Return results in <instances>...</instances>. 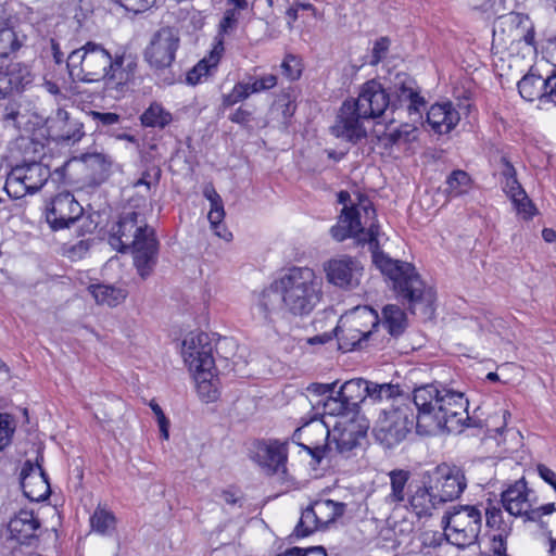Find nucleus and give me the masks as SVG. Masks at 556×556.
Instances as JSON below:
<instances>
[{
    "label": "nucleus",
    "mask_w": 556,
    "mask_h": 556,
    "mask_svg": "<svg viewBox=\"0 0 556 556\" xmlns=\"http://www.w3.org/2000/svg\"><path fill=\"white\" fill-rule=\"evenodd\" d=\"M357 203L348 205L351 202L350 193L344 190L338 193V202L344 206L338 223L330 228L331 237L338 242L348 238L367 242L375 265L392 281L397 296L408 303L413 313L419 309L424 315H431L435 299L433 290L425 286L410 263L393 260L377 251L379 227L375 224L376 211L365 195L357 194Z\"/></svg>",
    "instance_id": "obj_1"
},
{
    "label": "nucleus",
    "mask_w": 556,
    "mask_h": 556,
    "mask_svg": "<svg viewBox=\"0 0 556 556\" xmlns=\"http://www.w3.org/2000/svg\"><path fill=\"white\" fill-rule=\"evenodd\" d=\"M323 298L321 281L314 269L293 266L275 279L257 296L253 314L266 324L276 316H308Z\"/></svg>",
    "instance_id": "obj_2"
},
{
    "label": "nucleus",
    "mask_w": 556,
    "mask_h": 556,
    "mask_svg": "<svg viewBox=\"0 0 556 556\" xmlns=\"http://www.w3.org/2000/svg\"><path fill=\"white\" fill-rule=\"evenodd\" d=\"M124 58H113L108 50L96 42H87L72 51L66 60L73 79L94 83L104 79L105 94L114 100L122 99L129 90L132 79L130 64L123 67Z\"/></svg>",
    "instance_id": "obj_3"
},
{
    "label": "nucleus",
    "mask_w": 556,
    "mask_h": 556,
    "mask_svg": "<svg viewBox=\"0 0 556 556\" xmlns=\"http://www.w3.org/2000/svg\"><path fill=\"white\" fill-rule=\"evenodd\" d=\"M413 402L417 408L416 428L427 434L458 430L468 404L462 392L434 383L415 388Z\"/></svg>",
    "instance_id": "obj_4"
},
{
    "label": "nucleus",
    "mask_w": 556,
    "mask_h": 556,
    "mask_svg": "<svg viewBox=\"0 0 556 556\" xmlns=\"http://www.w3.org/2000/svg\"><path fill=\"white\" fill-rule=\"evenodd\" d=\"M110 244L119 252L131 250L134 264L142 279L148 278L156 264L157 241L154 230L137 212L121 217L110 237Z\"/></svg>",
    "instance_id": "obj_5"
},
{
    "label": "nucleus",
    "mask_w": 556,
    "mask_h": 556,
    "mask_svg": "<svg viewBox=\"0 0 556 556\" xmlns=\"http://www.w3.org/2000/svg\"><path fill=\"white\" fill-rule=\"evenodd\" d=\"M380 319L369 306H356L343 314L336 327L339 349L343 352L363 348L379 326Z\"/></svg>",
    "instance_id": "obj_6"
},
{
    "label": "nucleus",
    "mask_w": 556,
    "mask_h": 556,
    "mask_svg": "<svg viewBox=\"0 0 556 556\" xmlns=\"http://www.w3.org/2000/svg\"><path fill=\"white\" fill-rule=\"evenodd\" d=\"M446 540L458 548L477 543L482 527V513L473 505L454 506L442 517Z\"/></svg>",
    "instance_id": "obj_7"
},
{
    "label": "nucleus",
    "mask_w": 556,
    "mask_h": 556,
    "mask_svg": "<svg viewBox=\"0 0 556 556\" xmlns=\"http://www.w3.org/2000/svg\"><path fill=\"white\" fill-rule=\"evenodd\" d=\"M50 178V168L40 162L15 165L7 177L4 189L14 199L38 192Z\"/></svg>",
    "instance_id": "obj_8"
},
{
    "label": "nucleus",
    "mask_w": 556,
    "mask_h": 556,
    "mask_svg": "<svg viewBox=\"0 0 556 556\" xmlns=\"http://www.w3.org/2000/svg\"><path fill=\"white\" fill-rule=\"evenodd\" d=\"M346 505L329 498L317 500L302 511L294 529L296 536H307L317 530L328 528L345 513Z\"/></svg>",
    "instance_id": "obj_9"
},
{
    "label": "nucleus",
    "mask_w": 556,
    "mask_h": 556,
    "mask_svg": "<svg viewBox=\"0 0 556 556\" xmlns=\"http://www.w3.org/2000/svg\"><path fill=\"white\" fill-rule=\"evenodd\" d=\"M414 417L406 406L382 408L374 429L377 440L387 447L402 442L410 431Z\"/></svg>",
    "instance_id": "obj_10"
},
{
    "label": "nucleus",
    "mask_w": 556,
    "mask_h": 556,
    "mask_svg": "<svg viewBox=\"0 0 556 556\" xmlns=\"http://www.w3.org/2000/svg\"><path fill=\"white\" fill-rule=\"evenodd\" d=\"M501 503L510 516L521 518L523 522H531L532 516L540 508L535 492L528 486L523 477L509 483L502 491Z\"/></svg>",
    "instance_id": "obj_11"
},
{
    "label": "nucleus",
    "mask_w": 556,
    "mask_h": 556,
    "mask_svg": "<svg viewBox=\"0 0 556 556\" xmlns=\"http://www.w3.org/2000/svg\"><path fill=\"white\" fill-rule=\"evenodd\" d=\"M330 437L331 432L326 422L315 417L294 431L292 441L320 462L327 451H332Z\"/></svg>",
    "instance_id": "obj_12"
},
{
    "label": "nucleus",
    "mask_w": 556,
    "mask_h": 556,
    "mask_svg": "<svg viewBox=\"0 0 556 556\" xmlns=\"http://www.w3.org/2000/svg\"><path fill=\"white\" fill-rule=\"evenodd\" d=\"M328 283L341 289H354L359 286L364 275L361 262L349 255L329 258L323 265Z\"/></svg>",
    "instance_id": "obj_13"
},
{
    "label": "nucleus",
    "mask_w": 556,
    "mask_h": 556,
    "mask_svg": "<svg viewBox=\"0 0 556 556\" xmlns=\"http://www.w3.org/2000/svg\"><path fill=\"white\" fill-rule=\"evenodd\" d=\"M361 111V116L368 119H375L391 108L396 106V102L391 101V94L377 80L366 81L359 90L356 99H350Z\"/></svg>",
    "instance_id": "obj_14"
},
{
    "label": "nucleus",
    "mask_w": 556,
    "mask_h": 556,
    "mask_svg": "<svg viewBox=\"0 0 556 556\" xmlns=\"http://www.w3.org/2000/svg\"><path fill=\"white\" fill-rule=\"evenodd\" d=\"M500 175L502 189L510 199L517 214L526 220L531 219L536 214V208L519 184L515 167L506 157L501 160Z\"/></svg>",
    "instance_id": "obj_15"
},
{
    "label": "nucleus",
    "mask_w": 556,
    "mask_h": 556,
    "mask_svg": "<svg viewBox=\"0 0 556 556\" xmlns=\"http://www.w3.org/2000/svg\"><path fill=\"white\" fill-rule=\"evenodd\" d=\"M178 47V35L169 27L161 28L144 51L146 61L154 68H166L174 62Z\"/></svg>",
    "instance_id": "obj_16"
},
{
    "label": "nucleus",
    "mask_w": 556,
    "mask_h": 556,
    "mask_svg": "<svg viewBox=\"0 0 556 556\" xmlns=\"http://www.w3.org/2000/svg\"><path fill=\"white\" fill-rule=\"evenodd\" d=\"M365 121L368 118L361 116V111L353 104V101L345 100L331 127V132L337 138L356 143L367 136Z\"/></svg>",
    "instance_id": "obj_17"
},
{
    "label": "nucleus",
    "mask_w": 556,
    "mask_h": 556,
    "mask_svg": "<svg viewBox=\"0 0 556 556\" xmlns=\"http://www.w3.org/2000/svg\"><path fill=\"white\" fill-rule=\"evenodd\" d=\"M181 354L190 370L214 368L213 345L205 332H190L184 341Z\"/></svg>",
    "instance_id": "obj_18"
},
{
    "label": "nucleus",
    "mask_w": 556,
    "mask_h": 556,
    "mask_svg": "<svg viewBox=\"0 0 556 556\" xmlns=\"http://www.w3.org/2000/svg\"><path fill=\"white\" fill-rule=\"evenodd\" d=\"M83 215V206L70 192L56 194L46 212V219L53 230L68 228Z\"/></svg>",
    "instance_id": "obj_19"
},
{
    "label": "nucleus",
    "mask_w": 556,
    "mask_h": 556,
    "mask_svg": "<svg viewBox=\"0 0 556 556\" xmlns=\"http://www.w3.org/2000/svg\"><path fill=\"white\" fill-rule=\"evenodd\" d=\"M391 101L396 102L392 111L406 106V111L412 121L421 118V111L426 105L424 97L420 96L419 88L415 79L408 76H397L393 85V94Z\"/></svg>",
    "instance_id": "obj_20"
},
{
    "label": "nucleus",
    "mask_w": 556,
    "mask_h": 556,
    "mask_svg": "<svg viewBox=\"0 0 556 556\" xmlns=\"http://www.w3.org/2000/svg\"><path fill=\"white\" fill-rule=\"evenodd\" d=\"M288 441L268 440L260 443L255 453L256 463L268 473L281 480L287 476Z\"/></svg>",
    "instance_id": "obj_21"
},
{
    "label": "nucleus",
    "mask_w": 556,
    "mask_h": 556,
    "mask_svg": "<svg viewBox=\"0 0 556 556\" xmlns=\"http://www.w3.org/2000/svg\"><path fill=\"white\" fill-rule=\"evenodd\" d=\"M42 456L36 463L27 460L21 470V485L24 495L31 502L45 501L51 493L48 476L41 466Z\"/></svg>",
    "instance_id": "obj_22"
},
{
    "label": "nucleus",
    "mask_w": 556,
    "mask_h": 556,
    "mask_svg": "<svg viewBox=\"0 0 556 556\" xmlns=\"http://www.w3.org/2000/svg\"><path fill=\"white\" fill-rule=\"evenodd\" d=\"M437 496L440 503L458 498L467 488V479L462 468L441 464L437 467Z\"/></svg>",
    "instance_id": "obj_23"
},
{
    "label": "nucleus",
    "mask_w": 556,
    "mask_h": 556,
    "mask_svg": "<svg viewBox=\"0 0 556 556\" xmlns=\"http://www.w3.org/2000/svg\"><path fill=\"white\" fill-rule=\"evenodd\" d=\"M40 520L33 510L21 509L9 521V539L20 545L33 546L38 541Z\"/></svg>",
    "instance_id": "obj_24"
},
{
    "label": "nucleus",
    "mask_w": 556,
    "mask_h": 556,
    "mask_svg": "<svg viewBox=\"0 0 556 556\" xmlns=\"http://www.w3.org/2000/svg\"><path fill=\"white\" fill-rule=\"evenodd\" d=\"M33 81L30 70L20 62H12L0 68V99L21 93Z\"/></svg>",
    "instance_id": "obj_25"
},
{
    "label": "nucleus",
    "mask_w": 556,
    "mask_h": 556,
    "mask_svg": "<svg viewBox=\"0 0 556 556\" xmlns=\"http://www.w3.org/2000/svg\"><path fill=\"white\" fill-rule=\"evenodd\" d=\"M366 433L367 427L355 420L340 421L333 428L330 442L338 453L348 454L359 445Z\"/></svg>",
    "instance_id": "obj_26"
},
{
    "label": "nucleus",
    "mask_w": 556,
    "mask_h": 556,
    "mask_svg": "<svg viewBox=\"0 0 556 556\" xmlns=\"http://www.w3.org/2000/svg\"><path fill=\"white\" fill-rule=\"evenodd\" d=\"M459 121V112L451 101L434 103L427 111V124L439 135L451 132Z\"/></svg>",
    "instance_id": "obj_27"
},
{
    "label": "nucleus",
    "mask_w": 556,
    "mask_h": 556,
    "mask_svg": "<svg viewBox=\"0 0 556 556\" xmlns=\"http://www.w3.org/2000/svg\"><path fill=\"white\" fill-rule=\"evenodd\" d=\"M224 51L223 39L219 38L217 42H214L208 56L202 59L187 73V83L194 86L206 80L216 71Z\"/></svg>",
    "instance_id": "obj_28"
},
{
    "label": "nucleus",
    "mask_w": 556,
    "mask_h": 556,
    "mask_svg": "<svg viewBox=\"0 0 556 556\" xmlns=\"http://www.w3.org/2000/svg\"><path fill=\"white\" fill-rule=\"evenodd\" d=\"M214 368L192 369L197 392L205 403L215 402L219 396L218 378L214 375Z\"/></svg>",
    "instance_id": "obj_29"
},
{
    "label": "nucleus",
    "mask_w": 556,
    "mask_h": 556,
    "mask_svg": "<svg viewBox=\"0 0 556 556\" xmlns=\"http://www.w3.org/2000/svg\"><path fill=\"white\" fill-rule=\"evenodd\" d=\"M518 90L520 96L527 101H534L539 99L542 102L547 101V78H542L540 75L529 73L523 76L518 83Z\"/></svg>",
    "instance_id": "obj_30"
},
{
    "label": "nucleus",
    "mask_w": 556,
    "mask_h": 556,
    "mask_svg": "<svg viewBox=\"0 0 556 556\" xmlns=\"http://www.w3.org/2000/svg\"><path fill=\"white\" fill-rule=\"evenodd\" d=\"M502 24L515 27L514 40H523L526 45L534 47L535 33L534 27L528 16L520 13H509L501 16Z\"/></svg>",
    "instance_id": "obj_31"
},
{
    "label": "nucleus",
    "mask_w": 556,
    "mask_h": 556,
    "mask_svg": "<svg viewBox=\"0 0 556 556\" xmlns=\"http://www.w3.org/2000/svg\"><path fill=\"white\" fill-rule=\"evenodd\" d=\"M367 380L362 378L351 379L343 383L336 394L342 399L345 405L352 410L356 409L359 404L366 403Z\"/></svg>",
    "instance_id": "obj_32"
},
{
    "label": "nucleus",
    "mask_w": 556,
    "mask_h": 556,
    "mask_svg": "<svg viewBox=\"0 0 556 556\" xmlns=\"http://www.w3.org/2000/svg\"><path fill=\"white\" fill-rule=\"evenodd\" d=\"M390 480V493L386 502L394 506H400L406 501V485L410 479V472L405 469H393L388 473Z\"/></svg>",
    "instance_id": "obj_33"
},
{
    "label": "nucleus",
    "mask_w": 556,
    "mask_h": 556,
    "mask_svg": "<svg viewBox=\"0 0 556 556\" xmlns=\"http://www.w3.org/2000/svg\"><path fill=\"white\" fill-rule=\"evenodd\" d=\"M143 127L164 129L173 122V114L157 101H153L140 116Z\"/></svg>",
    "instance_id": "obj_34"
},
{
    "label": "nucleus",
    "mask_w": 556,
    "mask_h": 556,
    "mask_svg": "<svg viewBox=\"0 0 556 556\" xmlns=\"http://www.w3.org/2000/svg\"><path fill=\"white\" fill-rule=\"evenodd\" d=\"M410 509L418 516H430L433 508L437 507L439 498L432 494L427 486H418L408 497Z\"/></svg>",
    "instance_id": "obj_35"
},
{
    "label": "nucleus",
    "mask_w": 556,
    "mask_h": 556,
    "mask_svg": "<svg viewBox=\"0 0 556 556\" xmlns=\"http://www.w3.org/2000/svg\"><path fill=\"white\" fill-rule=\"evenodd\" d=\"M382 326L392 337L401 336L407 327V317L405 312L397 305L389 304L383 307Z\"/></svg>",
    "instance_id": "obj_36"
},
{
    "label": "nucleus",
    "mask_w": 556,
    "mask_h": 556,
    "mask_svg": "<svg viewBox=\"0 0 556 556\" xmlns=\"http://www.w3.org/2000/svg\"><path fill=\"white\" fill-rule=\"evenodd\" d=\"M98 304L116 306L126 298V291L109 285H91L88 288Z\"/></svg>",
    "instance_id": "obj_37"
},
{
    "label": "nucleus",
    "mask_w": 556,
    "mask_h": 556,
    "mask_svg": "<svg viewBox=\"0 0 556 556\" xmlns=\"http://www.w3.org/2000/svg\"><path fill=\"white\" fill-rule=\"evenodd\" d=\"M533 523L544 531L548 539H556V506L554 503L540 505L535 515L532 516Z\"/></svg>",
    "instance_id": "obj_38"
},
{
    "label": "nucleus",
    "mask_w": 556,
    "mask_h": 556,
    "mask_svg": "<svg viewBox=\"0 0 556 556\" xmlns=\"http://www.w3.org/2000/svg\"><path fill=\"white\" fill-rule=\"evenodd\" d=\"M90 527L96 533L110 535L115 530L116 518L111 510L99 505L90 517Z\"/></svg>",
    "instance_id": "obj_39"
},
{
    "label": "nucleus",
    "mask_w": 556,
    "mask_h": 556,
    "mask_svg": "<svg viewBox=\"0 0 556 556\" xmlns=\"http://www.w3.org/2000/svg\"><path fill=\"white\" fill-rule=\"evenodd\" d=\"M445 192L450 198H457L469 192L472 186L471 177L462 169L453 170L446 178Z\"/></svg>",
    "instance_id": "obj_40"
},
{
    "label": "nucleus",
    "mask_w": 556,
    "mask_h": 556,
    "mask_svg": "<svg viewBox=\"0 0 556 556\" xmlns=\"http://www.w3.org/2000/svg\"><path fill=\"white\" fill-rule=\"evenodd\" d=\"M400 394V388L392 383H376L367 380L366 402L382 403Z\"/></svg>",
    "instance_id": "obj_41"
},
{
    "label": "nucleus",
    "mask_w": 556,
    "mask_h": 556,
    "mask_svg": "<svg viewBox=\"0 0 556 556\" xmlns=\"http://www.w3.org/2000/svg\"><path fill=\"white\" fill-rule=\"evenodd\" d=\"M213 198L215 199V203L211 205L207 218L215 235L218 236L219 238L228 240L229 237H231V233L228 232L222 225V222L225 216L222 198L219 194H215Z\"/></svg>",
    "instance_id": "obj_42"
},
{
    "label": "nucleus",
    "mask_w": 556,
    "mask_h": 556,
    "mask_svg": "<svg viewBox=\"0 0 556 556\" xmlns=\"http://www.w3.org/2000/svg\"><path fill=\"white\" fill-rule=\"evenodd\" d=\"M504 0H468L469 7L481 14H483L486 18L497 15L500 18L505 11Z\"/></svg>",
    "instance_id": "obj_43"
},
{
    "label": "nucleus",
    "mask_w": 556,
    "mask_h": 556,
    "mask_svg": "<svg viewBox=\"0 0 556 556\" xmlns=\"http://www.w3.org/2000/svg\"><path fill=\"white\" fill-rule=\"evenodd\" d=\"M251 96L247 81L237 83L230 92L223 96L222 104L225 108L232 106L238 102L244 101Z\"/></svg>",
    "instance_id": "obj_44"
},
{
    "label": "nucleus",
    "mask_w": 556,
    "mask_h": 556,
    "mask_svg": "<svg viewBox=\"0 0 556 556\" xmlns=\"http://www.w3.org/2000/svg\"><path fill=\"white\" fill-rule=\"evenodd\" d=\"M8 102L0 106V121L4 127H16L20 115V104L12 98H7Z\"/></svg>",
    "instance_id": "obj_45"
},
{
    "label": "nucleus",
    "mask_w": 556,
    "mask_h": 556,
    "mask_svg": "<svg viewBox=\"0 0 556 556\" xmlns=\"http://www.w3.org/2000/svg\"><path fill=\"white\" fill-rule=\"evenodd\" d=\"M20 48L16 34L10 28L0 29V59L9 56Z\"/></svg>",
    "instance_id": "obj_46"
},
{
    "label": "nucleus",
    "mask_w": 556,
    "mask_h": 556,
    "mask_svg": "<svg viewBox=\"0 0 556 556\" xmlns=\"http://www.w3.org/2000/svg\"><path fill=\"white\" fill-rule=\"evenodd\" d=\"M277 76L274 74H266L260 78L249 76L247 83L249 85L250 93H260L273 89L277 85Z\"/></svg>",
    "instance_id": "obj_47"
},
{
    "label": "nucleus",
    "mask_w": 556,
    "mask_h": 556,
    "mask_svg": "<svg viewBox=\"0 0 556 556\" xmlns=\"http://www.w3.org/2000/svg\"><path fill=\"white\" fill-rule=\"evenodd\" d=\"M14 431V418L8 414H0V451H3L11 443Z\"/></svg>",
    "instance_id": "obj_48"
},
{
    "label": "nucleus",
    "mask_w": 556,
    "mask_h": 556,
    "mask_svg": "<svg viewBox=\"0 0 556 556\" xmlns=\"http://www.w3.org/2000/svg\"><path fill=\"white\" fill-rule=\"evenodd\" d=\"M416 127L412 124H402L399 128L390 131L389 140L394 144L406 143L416 139Z\"/></svg>",
    "instance_id": "obj_49"
},
{
    "label": "nucleus",
    "mask_w": 556,
    "mask_h": 556,
    "mask_svg": "<svg viewBox=\"0 0 556 556\" xmlns=\"http://www.w3.org/2000/svg\"><path fill=\"white\" fill-rule=\"evenodd\" d=\"M239 13L236 11V9L226 10L223 18L219 22L218 35L215 38V42H217L219 38L224 40V35L232 31L237 27Z\"/></svg>",
    "instance_id": "obj_50"
},
{
    "label": "nucleus",
    "mask_w": 556,
    "mask_h": 556,
    "mask_svg": "<svg viewBox=\"0 0 556 556\" xmlns=\"http://www.w3.org/2000/svg\"><path fill=\"white\" fill-rule=\"evenodd\" d=\"M485 520L488 527L503 531L505 530L501 507L489 504L485 508Z\"/></svg>",
    "instance_id": "obj_51"
},
{
    "label": "nucleus",
    "mask_w": 556,
    "mask_h": 556,
    "mask_svg": "<svg viewBox=\"0 0 556 556\" xmlns=\"http://www.w3.org/2000/svg\"><path fill=\"white\" fill-rule=\"evenodd\" d=\"M325 413L329 415H344L345 413L352 410V408L345 403H343L342 399L338 395L328 396L324 402Z\"/></svg>",
    "instance_id": "obj_52"
},
{
    "label": "nucleus",
    "mask_w": 556,
    "mask_h": 556,
    "mask_svg": "<svg viewBox=\"0 0 556 556\" xmlns=\"http://www.w3.org/2000/svg\"><path fill=\"white\" fill-rule=\"evenodd\" d=\"M389 47H390L389 38H387V37L379 38L374 45L370 64L377 65L378 63H380L387 56Z\"/></svg>",
    "instance_id": "obj_53"
},
{
    "label": "nucleus",
    "mask_w": 556,
    "mask_h": 556,
    "mask_svg": "<svg viewBox=\"0 0 556 556\" xmlns=\"http://www.w3.org/2000/svg\"><path fill=\"white\" fill-rule=\"evenodd\" d=\"M155 1L156 0H118L126 11L135 14L146 12L155 3Z\"/></svg>",
    "instance_id": "obj_54"
},
{
    "label": "nucleus",
    "mask_w": 556,
    "mask_h": 556,
    "mask_svg": "<svg viewBox=\"0 0 556 556\" xmlns=\"http://www.w3.org/2000/svg\"><path fill=\"white\" fill-rule=\"evenodd\" d=\"M283 75L290 79H298L301 75V71L296 68V59L293 55H287L281 63Z\"/></svg>",
    "instance_id": "obj_55"
},
{
    "label": "nucleus",
    "mask_w": 556,
    "mask_h": 556,
    "mask_svg": "<svg viewBox=\"0 0 556 556\" xmlns=\"http://www.w3.org/2000/svg\"><path fill=\"white\" fill-rule=\"evenodd\" d=\"M92 117L98 126H112L121 122V116L113 112H92Z\"/></svg>",
    "instance_id": "obj_56"
},
{
    "label": "nucleus",
    "mask_w": 556,
    "mask_h": 556,
    "mask_svg": "<svg viewBox=\"0 0 556 556\" xmlns=\"http://www.w3.org/2000/svg\"><path fill=\"white\" fill-rule=\"evenodd\" d=\"M336 388V382L333 383H312L307 387V391L314 393L316 395H327L332 396Z\"/></svg>",
    "instance_id": "obj_57"
},
{
    "label": "nucleus",
    "mask_w": 556,
    "mask_h": 556,
    "mask_svg": "<svg viewBox=\"0 0 556 556\" xmlns=\"http://www.w3.org/2000/svg\"><path fill=\"white\" fill-rule=\"evenodd\" d=\"M229 119L236 124L247 125L252 121V112L240 106L229 116Z\"/></svg>",
    "instance_id": "obj_58"
},
{
    "label": "nucleus",
    "mask_w": 556,
    "mask_h": 556,
    "mask_svg": "<svg viewBox=\"0 0 556 556\" xmlns=\"http://www.w3.org/2000/svg\"><path fill=\"white\" fill-rule=\"evenodd\" d=\"M536 471L539 476L556 492V472L543 464L538 465Z\"/></svg>",
    "instance_id": "obj_59"
},
{
    "label": "nucleus",
    "mask_w": 556,
    "mask_h": 556,
    "mask_svg": "<svg viewBox=\"0 0 556 556\" xmlns=\"http://www.w3.org/2000/svg\"><path fill=\"white\" fill-rule=\"evenodd\" d=\"M493 556H507L506 554V542L502 534L494 535L492 542Z\"/></svg>",
    "instance_id": "obj_60"
},
{
    "label": "nucleus",
    "mask_w": 556,
    "mask_h": 556,
    "mask_svg": "<svg viewBox=\"0 0 556 556\" xmlns=\"http://www.w3.org/2000/svg\"><path fill=\"white\" fill-rule=\"evenodd\" d=\"M547 101L556 104V71L547 77Z\"/></svg>",
    "instance_id": "obj_61"
},
{
    "label": "nucleus",
    "mask_w": 556,
    "mask_h": 556,
    "mask_svg": "<svg viewBox=\"0 0 556 556\" xmlns=\"http://www.w3.org/2000/svg\"><path fill=\"white\" fill-rule=\"evenodd\" d=\"M156 421L159 424V427H160V431H161V434L163 437V439L167 440L168 437H169V432H168V429H169V421L168 419L166 418L165 414L162 412L161 415H156Z\"/></svg>",
    "instance_id": "obj_62"
},
{
    "label": "nucleus",
    "mask_w": 556,
    "mask_h": 556,
    "mask_svg": "<svg viewBox=\"0 0 556 556\" xmlns=\"http://www.w3.org/2000/svg\"><path fill=\"white\" fill-rule=\"evenodd\" d=\"M299 556H327V553L321 546H313L306 549L300 548Z\"/></svg>",
    "instance_id": "obj_63"
},
{
    "label": "nucleus",
    "mask_w": 556,
    "mask_h": 556,
    "mask_svg": "<svg viewBox=\"0 0 556 556\" xmlns=\"http://www.w3.org/2000/svg\"><path fill=\"white\" fill-rule=\"evenodd\" d=\"M298 12H299V9L298 7L295 5V3L290 7L287 12H286V15L288 17V27L291 29L292 26H293V23L298 20Z\"/></svg>",
    "instance_id": "obj_64"
}]
</instances>
